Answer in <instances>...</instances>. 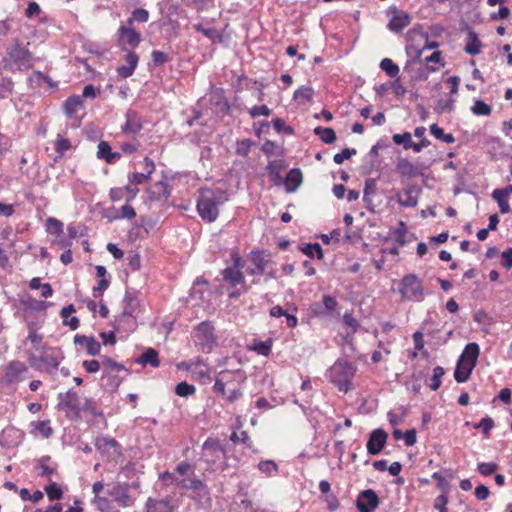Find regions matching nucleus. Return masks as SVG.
<instances>
[{"instance_id": "nucleus-1", "label": "nucleus", "mask_w": 512, "mask_h": 512, "mask_svg": "<svg viewBox=\"0 0 512 512\" xmlns=\"http://www.w3.org/2000/svg\"><path fill=\"white\" fill-rule=\"evenodd\" d=\"M227 200V193L221 189H204L197 200V211L204 221L214 222L219 215V206Z\"/></svg>"}, {"instance_id": "nucleus-2", "label": "nucleus", "mask_w": 512, "mask_h": 512, "mask_svg": "<svg viewBox=\"0 0 512 512\" xmlns=\"http://www.w3.org/2000/svg\"><path fill=\"white\" fill-rule=\"evenodd\" d=\"M31 60V52L23 47L18 39H15L6 48V55L3 58V67L7 70H26L30 68Z\"/></svg>"}, {"instance_id": "nucleus-3", "label": "nucleus", "mask_w": 512, "mask_h": 512, "mask_svg": "<svg viewBox=\"0 0 512 512\" xmlns=\"http://www.w3.org/2000/svg\"><path fill=\"white\" fill-rule=\"evenodd\" d=\"M355 374V367L348 361H337L329 370V380L337 386L340 392L347 393L351 388V381Z\"/></svg>"}, {"instance_id": "nucleus-4", "label": "nucleus", "mask_w": 512, "mask_h": 512, "mask_svg": "<svg viewBox=\"0 0 512 512\" xmlns=\"http://www.w3.org/2000/svg\"><path fill=\"white\" fill-rule=\"evenodd\" d=\"M59 354V351L54 348H43L40 355L30 354L28 362L35 370L52 373L60 364Z\"/></svg>"}, {"instance_id": "nucleus-5", "label": "nucleus", "mask_w": 512, "mask_h": 512, "mask_svg": "<svg viewBox=\"0 0 512 512\" xmlns=\"http://www.w3.org/2000/svg\"><path fill=\"white\" fill-rule=\"evenodd\" d=\"M194 341L203 352H211L216 344L213 325L208 321L198 324L194 331Z\"/></svg>"}, {"instance_id": "nucleus-6", "label": "nucleus", "mask_w": 512, "mask_h": 512, "mask_svg": "<svg viewBox=\"0 0 512 512\" xmlns=\"http://www.w3.org/2000/svg\"><path fill=\"white\" fill-rule=\"evenodd\" d=\"M407 38L409 45L408 49H413L419 57L423 50L426 49H435L439 46V44L435 41H429L428 34L422 30L421 27H415L408 31Z\"/></svg>"}, {"instance_id": "nucleus-7", "label": "nucleus", "mask_w": 512, "mask_h": 512, "mask_svg": "<svg viewBox=\"0 0 512 512\" xmlns=\"http://www.w3.org/2000/svg\"><path fill=\"white\" fill-rule=\"evenodd\" d=\"M231 257L233 265L223 269L221 275L228 286L234 288L239 284L245 283V277L241 271L244 267V261L238 253H232Z\"/></svg>"}, {"instance_id": "nucleus-8", "label": "nucleus", "mask_w": 512, "mask_h": 512, "mask_svg": "<svg viewBox=\"0 0 512 512\" xmlns=\"http://www.w3.org/2000/svg\"><path fill=\"white\" fill-rule=\"evenodd\" d=\"M400 293L407 300L421 301L423 287L420 279L415 274L406 275L401 281Z\"/></svg>"}, {"instance_id": "nucleus-9", "label": "nucleus", "mask_w": 512, "mask_h": 512, "mask_svg": "<svg viewBox=\"0 0 512 512\" xmlns=\"http://www.w3.org/2000/svg\"><path fill=\"white\" fill-rule=\"evenodd\" d=\"M421 188L416 184H408L402 191L397 192L396 200L404 208H415L418 205Z\"/></svg>"}, {"instance_id": "nucleus-10", "label": "nucleus", "mask_w": 512, "mask_h": 512, "mask_svg": "<svg viewBox=\"0 0 512 512\" xmlns=\"http://www.w3.org/2000/svg\"><path fill=\"white\" fill-rule=\"evenodd\" d=\"M203 455L208 462L215 463L221 458H225L226 450L218 439L208 438L202 445Z\"/></svg>"}, {"instance_id": "nucleus-11", "label": "nucleus", "mask_w": 512, "mask_h": 512, "mask_svg": "<svg viewBox=\"0 0 512 512\" xmlns=\"http://www.w3.org/2000/svg\"><path fill=\"white\" fill-rule=\"evenodd\" d=\"M356 505L359 512H373L379 505V497L372 489L364 490L359 494Z\"/></svg>"}, {"instance_id": "nucleus-12", "label": "nucleus", "mask_w": 512, "mask_h": 512, "mask_svg": "<svg viewBox=\"0 0 512 512\" xmlns=\"http://www.w3.org/2000/svg\"><path fill=\"white\" fill-rule=\"evenodd\" d=\"M388 434L381 428L373 430L367 441V452L370 455H378L384 448Z\"/></svg>"}, {"instance_id": "nucleus-13", "label": "nucleus", "mask_w": 512, "mask_h": 512, "mask_svg": "<svg viewBox=\"0 0 512 512\" xmlns=\"http://www.w3.org/2000/svg\"><path fill=\"white\" fill-rule=\"evenodd\" d=\"M125 124L121 127V131L127 135L138 134L143 128V121L138 113L129 109L125 114Z\"/></svg>"}, {"instance_id": "nucleus-14", "label": "nucleus", "mask_w": 512, "mask_h": 512, "mask_svg": "<svg viewBox=\"0 0 512 512\" xmlns=\"http://www.w3.org/2000/svg\"><path fill=\"white\" fill-rule=\"evenodd\" d=\"M172 498L166 496L163 499L149 497L145 503V512H173Z\"/></svg>"}, {"instance_id": "nucleus-15", "label": "nucleus", "mask_w": 512, "mask_h": 512, "mask_svg": "<svg viewBox=\"0 0 512 512\" xmlns=\"http://www.w3.org/2000/svg\"><path fill=\"white\" fill-rule=\"evenodd\" d=\"M58 399H59V403H58L59 408L67 409L71 412H74L76 415H79V412H80L79 397L75 391L68 390L66 393H59Z\"/></svg>"}, {"instance_id": "nucleus-16", "label": "nucleus", "mask_w": 512, "mask_h": 512, "mask_svg": "<svg viewBox=\"0 0 512 512\" xmlns=\"http://www.w3.org/2000/svg\"><path fill=\"white\" fill-rule=\"evenodd\" d=\"M74 343L84 347L87 353L91 356H96L100 353L101 345L94 337L76 334L74 336Z\"/></svg>"}, {"instance_id": "nucleus-17", "label": "nucleus", "mask_w": 512, "mask_h": 512, "mask_svg": "<svg viewBox=\"0 0 512 512\" xmlns=\"http://www.w3.org/2000/svg\"><path fill=\"white\" fill-rule=\"evenodd\" d=\"M303 181V175L299 168L291 169L286 177L283 179L282 185H284L286 192H295Z\"/></svg>"}, {"instance_id": "nucleus-18", "label": "nucleus", "mask_w": 512, "mask_h": 512, "mask_svg": "<svg viewBox=\"0 0 512 512\" xmlns=\"http://www.w3.org/2000/svg\"><path fill=\"white\" fill-rule=\"evenodd\" d=\"M396 171L403 177L414 178L422 175L417 165L407 158L400 157L396 163Z\"/></svg>"}, {"instance_id": "nucleus-19", "label": "nucleus", "mask_w": 512, "mask_h": 512, "mask_svg": "<svg viewBox=\"0 0 512 512\" xmlns=\"http://www.w3.org/2000/svg\"><path fill=\"white\" fill-rule=\"evenodd\" d=\"M118 34L120 41L127 43L132 48L137 47L141 41L140 33L129 25H121L118 29Z\"/></svg>"}, {"instance_id": "nucleus-20", "label": "nucleus", "mask_w": 512, "mask_h": 512, "mask_svg": "<svg viewBox=\"0 0 512 512\" xmlns=\"http://www.w3.org/2000/svg\"><path fill=\"white\" fill-rule=\"evenodd\" d=\"M28 371L26 365L20 361H12L6 367L5 378L8 383H14L22 379V375Z\"/></svg>"}, {"instance_id": "nucleus-21", "label": "nucleus", "mask_w": 512, "mask_h": 512, "mask_svg": "<svg viewBox=\"0 0 512 512\" xmlns=\"http://www.w3.org/2000/svg\"><path fill=\"white\" fill-rule=\"evenodd\" d=\"M411 22V16L404 11H396L388 23V29L392 32H401Z\"/></svg>"}, {"instance_id": "nucleus-22", "label": "nucleus", "mask_w": 512, "mask_h": 512, "mask_svg": "<svg viewBox=\"0 0 512 512\" xmlns=\"http://www.w3.org/2000/svg\"><path fill=\"white\" fill-rule=\"evenodd\" d=\"M284 168L285 163L283 160L270 161L266 166L268 176L275 186L282 185L283 178L281 176V172L284 170Z\"/></svg>"}, {"instance_id": "nucleus-23", "label": "nucleus", "mask_w": 512, "mask_h": 512, "mask_svg": "<svg viewBox=\"0 0 512 512\" xmlns=\"http://www.w3.org/2000/svg\"><path fill=\"white\" fill-rule=\"evenodd\" d=\"M122 372H103L102 375V386L109 392H114L118 389L124 377L121 375Z\"/></svg>"}, {"instance_id": "nucleus-24", "label": "nucleus", "mask_w": 512, "mask_h": 512, "mask_svg": "<svg viewBox=\"0 0 512 512\" xmlns=\"http://www.w3.org/2000/svg\"><path fill=\"white\" fill-rule=\"evenodd\" d=\"M187 370L199 378L204 379L210 377V367L202 358H196L188 361Z\"/></svg>"}, {"instance_id": "nucleus-25", "label": "nucleus", "mask_w": 512, "mask_h": 512, "mask_svg": "<svg viewBox=\"0 0 512 512\" xmlns=\"http://www.w3.org/2000/svg\"><path fill=\"white\" fill-rule=\"evenodd\" d=\"M270 254L267 253L265 250H256L251 251L249 254V258L252 262V264L258 269L259 272L265 273V270L267 269L270 260Z\"/></svg>"}, {"instance_id": "nucleus-26", "label": "nucleus", "mask_w": 512, "mask_h": 512, "mask_svg": "<svg viewBox=\"0 0 512 512\" xmlns=\"http://www.w3.org/2000/svg\"><path fill=\"white\" fill-rule=\"evenodd\" d=\"M125 60L128 65L119 66L117 68V72L122 78H128L133 75L138 65L139 57L135 52L129 51L126 54Z\"/></svg>"}, {"instance_id": "nucleus-27", "label": "nucleus", "mask_w": 512, "mask_h": 512, "mask_svg": "<svg viewBox=\"0 0 512 512\" xmlns=\"http://www.w3.org/2000/svg\"><path fill=\"white\" fill-rule=\"evenodd\" d=\"M479 354H480L479 345L475 342L468 343L465 346V348L459 358V361H463V362H465L469 365H473L475 367L477 364Z\"/></svg>"}, {"instance_id": "nucleus-28", "label": "nucleus", "mask_w": 512, "mask_h": 512, "mask_svg": "<svg viewBox=\"0 0 512 512\" xmlns=\"http://www.w3.org/2000/svg\"><path fill=\"white\" fill-rule=\"evenodd\" d=\"M109 494L122 506H130L133 504L132 498L128 494V489L125 486L116 485L111 491H109Z\"/></svg>"}, {"instance_id": "nucleus-29", "label": "nucleus", "mask_w": 512, "mask_h": 512, "mask_svg": "<svg viewBox=\"0 0 512 512\" xmlns=\"http://www.w3.org/2000/svg\"><path fill=\"white\" fill-rule=\"evenodd\" d=\"M136 363L142 365L143 367L150 365L153 368H157L160 366L158 352L153 348H148L136 359Z\"/></svg>"}, {"instance_id": "nucleus-30", "label": "nucleus", "mask_w": 512, "mask_h": 512, "mask_svg": "<svg viewBox=\"0 0 512 512\" xmlns=\"http://www.w3.org/2000/svg\"><path fill=\"white\" fill-rule=\"evenodd\" d=\"M84 107L82 97L73 95L64 102V111L68 118H72L79 109Z\"/></svg>"}, {"instance_id": "nucleus-31", "label": "nucleus", "mask_w": 512, "mask_h": 512, "mask_svg": "<svg viewBox=\"0 0 512 512\" xmlns=\"http://www.w3.org/2000/svg\"><path fill=\"white\" fill-rule=\"evenodd\" d=\"M474 368L475 367L473 365H469L463 361L458 360L457 366L454 371L455 380L458 383L466 382L469 379Z\"/></svg>"}, {"instance_id": "nucleus-32", "label": "nucleus", "mask_w": 512, "mask_h": 512, "mask_svg": "<svg viewBox=\"0 0 512 512\" xmlns=\"http://www.w3.org/2000/svg\"><path fill=\"white\" fill-rule=\"evenodd\" d=\"M177 485L180 486L183 489H186V490H193V491H198V492H202V491L207 492L206 484L202 480L197 478L195 476V474L193 475V478L189 479L188 481L185 480V479H182V480L178 481Z\"/></svg>"}, {"instance_id": "nucleus-33", "label": "nucleus", "mask_w": 512, "mask_h": 512, "mask_svg": "<svg viewBox=\"0 0 512 512\" xmlns=\"http://www.w3.org/2000/svg\"><path fill=\"white\" fill-rule=\"evenodd\" d=\"M100 360L101 364L103 365V372H123L125 375L128 374V369L112 358L108 356H101Z\"/></svg>"}, {"instance_id": "nucleus-34", "label": "nucleus", "mask_w": 512, "mask_h": 512, "mask_svg": "<svg viewBox=\"0 0 512 512\" xmlns=\"http://www.w3.org/2000/svg\"><path fill=\"white\" fill-rule=\"evenodd\" d=\"M481 41L475 32L468 33V42L464 48L465 52L469 55H477L481 51Z\"/></svg>"}, {"instance_id": "nucleus-35", "label": "nucleus", "mask_w": 512, "mask_h": 512, "mask_svg": "<svg viewBox=\"0 0 512 512\" xmlns=\"http://www.w3.org/2000/svg\"><path fill=\"white\" fill-rule=\"evenodd\" d=\"M313 132L326 144H332L337 139L335 131L330 127L317 126Z\"/></svg>"}, {"instance_id": "nucleus-36", "label": "nucleus", "mask_w": 512, "mask_h": 512, "mask_svg": "<svg viewBox=\"0 0 512 512\" xmlns=\"http://www.w3.org/2000/svg\"><path fill=\"white\" fill-rule=\"evenodd\" d=\"M51 461L50 456H42L40 459H38V475L42 477L50 478L55 472L56 467H51L48 465V463Z\"/></svg>"}, {"instance_id": "nucleus-37", "label": "nucleus", "mask_w": 512, "mask_h": 512, "mask_svg": "<svg viewBox=\"0 0 512 512\" xmlns=\"http://www.w3.org/2000/svg\"><path fill=\"white\" fill-rule=\"evenodd\" d=\"M124 315L132 316L138 306V301L134 292L127 291L124 297Z\"/></svg>"}, {"instance_id": "nucleus-38", "label": "nucleus", "mask_w": 512, "mask_h": 512, "mask_svg": "<svg viewBox=\"0 0 512 512\" xmlns=\"http://www.w3.org/2000/svg\"><path fill=\"white\" fill-rule=\"evenodd\" d=\"M300 250L309 257L316 256L319 260L323 259L324 257L322 247L319 243H307L302 246Z\"/></svg>"}, {"instance_id": "nucleus-39", "label": "nucleus", "mask_w": 512, "mask_h": 512, "mask_svg": "<svg viewBox=\"0 0 512 512\" xmlns=\"http://www.w3.org/2000/svg\"><path fill=\"white\" fill-rule=\"evenodd\" d=\"M492 198L497 201L500 212L502 214H506L510 212V205L508 202V196L499 191V189H495L492 192Z\"/></svg>"}, {"instance_id": "nucleus-40", "label": "nucleus", "mask_w": 512, "mask_h": 512, "mask_svg": "<svg viewBox=\"0 0 512 512\" xmlns=\"http://www.w3.org/2000/svg\"><path fill=\"white\" fill-rule=\"evenodd\" d=\"M430 133L438 140H441L447 144L453 143L455 138L451 133H444V130L439 127L436 123L430 126Z\"/></svg>"}, {"instance_id": "nucleus-41", "label": "nucleus", "mask_w": 512, "mask_h": 512, "mask_svg": "<svg viewBox=\"0 0 512 512\" xmlns=\"http://www.w3.org/2000/svg\"><path fill=\"white\" fill-rule=\"evenodd\" d=\"M380 68L391 78H395L399 74V67L389 58L381 60Z\"/></svg>"}, {"instance_id": "nucleus-42", "label": "nucleus", "mask_w": 512, "mask_h": 512, "mask_svg": "<svg viewBox=\"0 0 512 512\" xmlns=\"http://www.w3.org/2000/svg\"><path fill=\"white\" fill-rule=\"evenodd\" d=\"M95 446L98 450H106L109 448L117 449L120 447L119 443L111 437H98L95 441Z\"/></svg>"}, {"instance_id": "nucleus-43", "label": "nucleus", "mask_w": 512, "mask_h": 512, "mask_svg": "<svg viewBox=\"0 0 512 512\" xmlns=\"http://www.w3.org/2000/svg\"><path fill=\"white\" fill-rule=\"evenodd\" d=\"M229 376L228 370L221 371L215 379L213 391L221 396L225 395L226 377Z\"/></svg>"}, {"instance_id": "nucleus-44", "label": "nucleus", "mask_w": 512, "mask_h": 512, "mask_svg": "<svg viewBox=\"0 0 512 512\" xmlns=\"http://www.w3.org/2000/svg\"><path fill=\"white\" fill-rule=\"evenodd\" d=\"M445 374V370L441 366H436L433 369V375L430 379L429 388L432 391H436L441 386V378Z\"/></svg>"}, {"instance_id": "nucleus-45", "label": "nucleus", "mask_w": 512, "mask_h": 512, "mask_svg": "<svg viewBox=\"0 0 512 512\" xmlns=\"http://www.w3.org/2000/svg\"><path fill=\"white\" fill-rule=\"evenodd\" d=\"M471 111L475 115L488 116L491 114L492 108L482 100H476L471 107Z\"/></svg>"}, {"instance_id": "nucleus-46", "label": "nucleus", "mask_w": 512, "mask_h": 512, "mask_svg": "<svg viewBox=\"0 0 512 512\" xmlns=\"http://www.w3.org/2000/svg\"><path fill=\"white\" fill-rule=\"evenodd\" d=\"M314 95V90L310 86H301L294 92V99L299 101H311Z\"/></svg>"}, {"instance_id": "nucleus-47", "label": "nucleus", "mask_w": 512, "mask_h": 512, "mask_svg": "<svg viewBox=\"0 0 512 512\" xmlns=\"http://www.w3.org/2000/svg\"><path fill=\"white\" fill-rule=\"evenodd\" d=\"M149 20V12L143 8H137L132 12L131 17L127 20V24L131 26L134 21L145 23Z\"/></svg>"}, {"instance_id": "nucleus-48", "label": "nucleus", "mask_w": 512, "mask_h": 512, "mask_svg": "<svg viewBox=\"0 0 512 512\" xmlns=\"http://www.w3.org/2000/svg\"><path fill=\"white\" fill-rule=\"evenodd\" d=\"M196 392L195 386L183 381L176 385L175 393L180 397H188L194 395Z\"/></svg>"}, {"instance_id": "nucleus-49", "label": "nucleus", "mask_w": 512, "mask_h": 512, "mask_svg": "<svg viewBox=\"0 0 512 512\" xmlns=\"http://www.w3.org/2000/svg\"><path fill=\"white\" fill-rule=\"evenodd\" d=\"M258 469L267 476L278 472V466L273 460H263L258 463Z\"/></svg>"}, {"instance_id": "nucleus-50", "label": "nucleus", "mask_w": 512, "mask_h": 512, "mask_svg": "<svg viewBox=\"0 0 512 512\" xmlns=\"http://www.w3.org/2000/svg\"><path fill=\"white\" fill-rule=\"evenodd\" d=\"M406 233H407V227L406 224L403 221H399L398 226L393 231V235L395 238V241L403 246L406 244Z\"/></svg>"}, {"instance_id": "nucleus-51", "label": "nucleus", "mask_w": 512, "mask_h": 512, "mask_svg": "<svg viewBox=\"0 0 512 512\" xmlns=\"http://www.w3.org/2000/svg\"><path fill=\"white\" fill-rule=\"evenodd\" d=\"M392 140L397 145H403L404 149H410L412 143V136L409 132H404L402 134H394L392 136Z\"/></svg>"}, {"instance_id": "nucleus-52", "label": "nucleus", "mask_w": 512, "mask_h": 512, "mask_svg": "<svg viewBox=\"0 0 512 512\" xmlns=\"http://www.w3.org/2000/svg\"><path fill=\"white\" fill-rule=\"evenodd\" d=\"M454 98L440 99L437 102L435 111L439 114L444 112H451L454 109Z\"/></svg>"}, {"instance_id": "nucleus-53", "label": "nucleus", "mask_w": 512, "mask_h": 512, "mask_svg": "<svg viewBox=\"0 0 512 512\" xmlns=\"http://www.w3.org/2000/svg\"><path fill=\"white\" fill-rule=\"evenodd\" d=\"M155 188L158 190L157 197H156L157 199H161V198L167 199L171 194L169 184L166 180L158 181L155 184Z\"/></svg>"}, {"instance_id": "nucleus-54", "label": "nucleus", "mask_w": 512, "mask_h": 512, "mask_svg": "<svg viewBox=\"0 0 512 512\" xmlns=\"http://www.w3.org/2000/svg\"><path fill=\"white\" fill-rule=\"evenodd\" d=\"M194 28L210 40L221 39V34L215 28H205L202 24H196Z\"/></svg>"}, {"instance_id": "nucleus-55", "label": "nucleus", "mask_w": 512, "mask_h": 512, "mask_svg": "<svg viewBox=\"0 0 512 512\" xmlns=\"http://www.w3.org/2000/svg\"><path fill=\"white\" fill-rule=\"evenodd\" d=\"M85 227L83 225L70 224L67 227L68 236L71 240L83 237L85 235Z\"/></svg>"}, {"instance_id": "nucleus-56", "label": "nucleus", "mask_w": 512, "mask_h": 512, "mask_svg": "<svg viewBox=\"0 0 512 512\" xmlns=\"http://www.w3.org/2000/svg\"><path fill=\"white\" fill-rule=\"evenodd\" d=\"M356 153V149L345 148L340 153L335 154L333 160L336 164H342L345 160L351 158Z\"/></svg>"}, {"instance_id": "nucleus-57", "label": "nucleus", "mask_w": 512, "mask_h": 512, "mask_svg": "<svg viewBox=\"0 0 512 512\" xmlns=\"http://www.w3.org/2000/svg\"><path fill=\"white\" fill-rule=\"evenodd\" d=\"M253 142L250 139H243L237 143L236 154L240 156H247L251 150Z\"/></svg>"}, {"instance_id": "nucleus-58", "label": "nucleus", "mask_w": 512, "mask_h": 512, "mask_svg": "<svg viewBox=\"0 0 512 512\" xmlns=\"http://www.w3.org/2000/svg\"><path fill=\"white\" fill-rule=\"evenodd\" d=\"M272 349V340L260 341L255 344L254 350L263 356H268Z\"/></svg>"}, {"instance_id": "nucleus-59", "label": "nucleus", "mask_w": 512, "mask_h": 512, "mask_svg": "<svg viewBox=\"0 0 512 512\" xmlns=\"http://www.w3.org/2000/svg\"><path fill=\"white\" fill-rule=\"evenodd\" d=\"M498 469V465L494 462H482L478 464L477 470L480 474L484 476H489L493 474Z\"/></svg>"}, {"instance_id": "nucleus-60", "label": "nucleus", "mask_w": 512, "mask_h": 512, "mask_svg": "<svg viewBox=\"0 0 512 512\" xmlns=\"http://www.w3.org/2000/svg\"><path fill=\"white\" fill-rule=\"evenodd\" d=\"M45 491L50 500H59L62 497V490L56 483H51L46 486Z\"/></svg>"}, {"instance_id": "nucleus-61", "label": "nucleus", "mask_w": 512, "mask_h": 512, "mask_svg": "<svg viewBox=\"0 0 512 512\" xmlns=\"http://www.w3.org/2000/svg\"><path fill=\"white\" fill-rule=\"evenodd\" d=\"M448 493H441L434 501V508L439 512H448Z\"/></svg>"}, {"instance_id": "nucleus-62", "label": "nucleus", "mask_w": 512, "mask_h": 512, "mask_svg": "<svg viewBox=\"0 0 512 512\" xmlns=\"http://www.w3.org/2000/svg\"><path fill=\"white\" fill-rule=\"evenodd\" d=\"M432 478L437 481V486L442 491V493H449V482L445 479V477L441 475L440 472H434L432 474Z\"/></svg>"}, {"instance_id": "nucleus-63", "label": "nucleus", "mask_w": 512, "mask_h": 512, "mask_svg": "<svg viewBox=\"0 0 512 512\" xmlns=\"http://www.w3.org/2000/svg\"><path fill=\"white\" fill-rule=\"evenodd\" d=\"M47 228L50 232H54L58 235L63 233V223L56 218L49 217L47 219Z\"/></svg>"}, {"instance_id": "nucleus-64", "label": "nucleus", "mask_w": 512, "mask_h": 512, "mask_svg": "<svg viewBox=\"0 0 512 512\" xmlns=\"http://www.w3.org/2000/svg\"><path fill=\"white\" fill-rule=\"evenodd\" d=\"M112 149L108 142L100 141L98 144L97 156L100 159L107 160L109 155L111 154Z\"/></svg>"}]
</instances>
